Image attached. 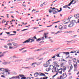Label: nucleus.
Segmentation results:
<instances>
[{"label":"nucleus","instance_id":"13d9d810","mask_svg":"<svg viewBox=\"0 0 79 79\" xmlns=\"http://www.w3.org/2000/svg\"><path fill=\"white\" fill-rule=\"evenodd\" d=\"M33 39H37V38H36V37H35V36H34L33 37Z\"/></svg>","mask_w":79,"mask_h":79},{"label":"nucleus","instance_id":"aec40b11","mask_svg":"<svg viewBox=\"0 0 79 79\" xmlns=\"http://www.w3.org/2000/svg\"><path fill=\"white\" fill-rule=\"evenodd\" d=\"M74 24H73L70 23V24L69 25V27H73V26H74Z\"/></svg>","mask_w":79,"mask_h":79},{"label":"nucleus","instance_id":"473e14b6","mask_svg":"<svg viewBox=\"0 0 79 79\" xmlns=\"http://www.w3.org/2000/svg\"><path fill=\"white\" fill-rule=\"evenodd\" d=\"M12 44L14 46H16V45H17V44L16 43L13 42L12 43Z\"/></svg>","mask_w":79,"mask_h":79},{"label":"nucleus","instance_id":"37998d69","mask_svg":"<svg viewBox=\"0 0 79 79\" xmlns=\"http://www.w3.org/2000/svg\"><path fill=\"white\" fill-rule=\"evenodd\" d=\"M46 71L47 72L49 71H50V69H49V68H48L46 69Z\"/></svg>","mask_w":79,"mask_h":79},{"label":"nucleus","instance_id":"c03bdc74","mask_svg":"<svg viewBox=\"0 0 79 79\" xmlns=\"http://www.w3.org/2000/svg\"><path fill=\"white\" fill-rule=\"evenodd\" d=\"M20 61V60H16L15 61V62H19Z\"/></svg>","mask_w":79,"mask_h":79},{"label":"nucleus","instance_id":"58836bf2","mask_svg":"<svg viewBox=\"0 0 79 79\" xmlns=\"http://www.w3.org/2000/svg\"><path fill=\"white\" fill-rule=\"evenodd\" d=\"M56 50H57V49L55 48V49H54L53 50L51 51V52H55V51H56Z\"/></svg>","mask_w":79,"mask_h":79},{"label":"nucleus","instance_id":"4468645a","mask_svg":"<svg viewBox=\"0 0 79 79\" xmlns=\"http://www.w3.org/2000/svg\"><path fill=\"white\" fill-rule=\"evenodd\" d=\"M56 74L55 75H54L52 77V78L50 79H56V75H58V72H56Z\"/></svg>","mask_w":79,"mask_h":79},{"label":"nucleus","instance_id":"a211bd4d","mask_svg":"<svg viewBox=\"0 0 79 79\" xmlns=\"http://www.w3.org/2000/svg\"><path fill=\"white\" fill-rule=\"evenodd\" d=\"M76 23V20H72L70 22V23H71V24H74V23Z\"/></svg>","mask_w":79,"mask_h":79},{"label":"nucleus","instance_id":"0e129e2a","mask_svg":"<svg viewBox=\"0 0 79 79\" xmlns=\"http://www.w3.org/2000/svg\"><path fill=\"white\" fill-rule=\"evenodd\" d=\"M26 79H31L30 77H27Z\"/></svg>","mask_w":79,"mask_h":79},{"label":"nucleus","instance_id":"f3484780","mask_svg":"<svg viewBox=\"0 0 79 79\" xmlns=\"http://www.w3.org/2000/svg\"><path fill=\"white\" fill-rule=\"evenodd\" d=\"M2 74H3V75H4V76H7V73L6 72V70H5L4 72L2 73Z\"/></svg>","mask_w":79,"mask_h":79},{"label":"nucleus","instance_id":"6e6d98bb","mask_svg":"<svg viewBox=\"0 0 79 79\" xmlns=\"http://www.w3.org/2000/svg\"><path fill=\"white\" fill-rule=\"evenodd\" d=\"M24 48H22V49H19V51H21V50H23V49H24Z\"/></svg>","mask_w":79,"mask_h":79},{"label":"nucleus","instance_id":"b1692460","mask_svg":"<svg viewBox=\"0 0 79 79\" xmlns=\"http://www.w3.org/2000/svg\"><path fill=\"white\" fill-rule=\"evenodd\" d=\"M40 76H45V74L41 73H40Z\"/></svg>","mask_w":79,"mask_h":79},{"label":"nucleus","instance_id":"1a4fd4ad","mask_svg":"<svg viewBox=\"0 0 79 79\" xmlns=\"http://www.w3.org/2000/svg\"><path fill=\"white\" fill-rule=\"evenodd\" d=\"M53 64L54 65L55 68H56V67H59V66H60V65H58V62H57V61H55L53 62Z\"/></svg>","mask_w":79,"mask_h":79},{"label":"nucleus","instance_id":"bb28decb","mask_svg":"<svg viewBox=\"0 0 79 79\" xmlns=\"http://www.w3.org/2000/svg\"><path fill=\"white\" fill-rule=\"evenodd\" d=\"M5 71V69L3 68H0V71Z\"/></svg>","mask_w":79,"mask_h":79},{"label":"nucleus","instance_id":"7c9ffc66","mask_svg":"<svg viewBox=\"0 0 79 79\" xmlns=\"http://www.w3.org/2000/svg\"><path fill=\"white\" fill-rule=\"evenodd\" d=\"M7 45H8V46H12V44L11 43H8L7 44Z\"/></svg>","mask_w":79,"mask_h":79},{"label":"nucleus","instance_id":"f257e3e1","mask_svg":"<svg viewBox=\"0 0 79 79\" xmlns=\"http://www.w3.org/2000/svg\"><path fill=\"white\" fill-rule=\"evenodd\" d=\"M52 10H53V14H56L58 12H61L62 11V8H60V10H58V9H56L55 7L53 8L52 9Z\"/></svg>","mask_w":79,"mask_h":79},{"label":"nucleus","instance_id":"20e7f679","mask_svg":"<svg viewBox=\"0 0 79 79\" xmlns=\"http://www.w3.org/2000/svg\"><path fill=\"white\" fill-rule=\"evenodd\" d=\"M60 66H61L63 68V72H65V71H66V68L65 66H64V65L62 62L60 63Z\"/></svg>","mask_w":79,"mask_h":79},{"label":"nucleus","instance_id":"72a5a7b5","mask_svg":"<svg viewBox=\"0 0 79 79\" xmlns=\"http://www.w3.org/2000/svg\"><path fill=\"white\" fill-rule=\"evenodd\" d=\"M4 53H5V52H3V54H2V55H0V57H2V56H4Z\"/></svg>","mask_w":79,"mask_h":79},{"label":"nucleus","instance_id":"6e6552de","mask_svg":"<svg viewBox=\"0 0 79 79\" xmlns=\"http://www.w3.org/2000/svg\"><path fill=\"white\" fill-rule=\"evenodd\" d=\"M57 71H58L59 74H62V72L63 71V68L62 69V68H60L59 69H58Z\"/></svg>","mask_w":79,"mask_h":79},{"label":"nucleus","instance_id":"e433bc0d","mask_svg":"<svg viewBox=\"0 0 79 79\" xmlns=\"http://www.w3.org/2000/svg\"><path fill=\"white\" fill-rule=\"evenodd\" d=\"M60 61H64V59H60L59 60Z\"/></svg>","mask_w":79,"mask_h":79},{"label":"nucleus","instance_id":"680f3d73","mask_svg":"<svg viewBox=\"0 0 79 79\" xmlns=\"http://www.w3.org/2000/svg\"><path fill=\"white\" fill-rule=\"evenodd\" d=\"M56 56H57V57H60V56L59 55V54H57L56 55Z\"/></svg>","mask_w":79,"mask_h":79},{"label":"nucleus","instance_id":"4be33fe9","mask_svg":"<svg viewBox=\"0 0 79 79\" xmlns=\"http://www.w3.org/2000/svg\"><path fill=\"white\" fill-rule=\"evenodd\" d=\"M54 68V67L52 65H50V69H53Z\"/></svg>","mask_w":79,"mask_h":79},{"label":"nucleus","instance_id":"393cba45","mask_svg":"<svg viewBox=\"0 0 79 79\" xmlns=\"http://www.w3.org/2000/svg\"><path fill=\"white\" fill-rule=\"evenodd\" d=\"M62 32V31H58L56 33H55V34H59L60 33H61V32Z\"/></svg>","mask_w":79,"mask_h":79},{"label":"nucleus","instance_id":"2eb2a0df","mask_svg":"<svg viewBox=\"0 0 79 79\" xmlns=\"http://www.w3.org/2000/svg\"><path fill=\"white\" fill-rule=\"evenodd\" d=\"M10 62H4L2 63L3 64L6 65V64H10Z\"/></svg>","mask_w":79,"mask_h":79},{"label":"nucleus","instance_id":"bf43d9fd","mask_svg":"<svg viewBox=\"0 0 79 79\" xmlns=\"http://www.w3.org/2000/svg\"><path fill=\"white\" fill-rule=\"evenodd\" d=\"M45 37V38H47V37H48V36L46 35H44V37Z\"/></svg>","mask_w":79,"mask_h":79},{"label":"nucleus","instance_id":"423d86ee","mask_svg":"<svg viewBox=\"0 0 79 79\" xmlns=\"http://www.w3.org/2000/svg\"><path fill=\"white\" fill-rule=\"evenodd\" d=\"M72 18V17H69L68 18V19L65 20L64 22V24H67L69 22V19H71Z\"/></svg>","mask_w":79,"mask_h":79},{"label":"nucleus","instance_id":"de8ad7c7","mask_svg":"<svg viewBox=\"0 0 79 79\" xmlns=\"http://www.w3.org/2000/svg\"><path fill=\"white\" fill-rule=\"evenodd\" d=\"M28 30V29H23V30H22V31H26V30Z\"/></svg>","mask_w":79,"mask_h":79},{"label":"nucleus","instance_id":"a18cd8bd","mask_svg":"<svg viewBox=\"0 0 79 79\" xmlns=\"http://www.w3.org/2000/svg\"><path fill=\"white\" fill-rule=\"evenodd\" d=\"M24 68V69H28V68H29V67H25Z\"/></svg>","mask_w":79,"mask_h":79},{"label":"nucleus","instance_id":"3c124183","mask_svg":"<svg viewBox=\"0 0 79 79\" xmlns=\"http://www.w3.org/2000/svg\"><path fill=\"white\" fill-rule=\"evenodd\" d=\"M31 60H34V59L32 57H31L30 58Z\"/></svg>","mask_w":79,"mask_h":79},{"label":"nucleus","instance_id":"dca6fc26","mask_svg":"<svg viewBox=\"0 0 79 79\" xmlns=\"http://www.w3.org/2000/svg\"><path fill=\"white\" fill-rule=\"evenodd\" d=\"M37 64V62H34L32 64L31 66H32L33 68H35V64Z\"/></svg>","mask_w":79,"mask_h":79},{"label":"nucleus","instance_id":"ddd939ff","mask_svg":"<svg viewBox=\"0 0 79 79\" xmlns=\"http://www.w3.org/2000/svg\"><path fill=\"white\" fill-rule=\"evenodd\" d=\"M58 70V68L55 67L54 69H53L52 70V73H55V72H57Z\"/></svg>","mask_w":79,"mask_h":79},{"label":"nucleus","instance_id":"79ce46f5","mask_svg":"<svg viewBox=\"0 0 79 79\" xmlns=\"http://www.w3.org/2000/svg\"><path fill=\"white\" fill-rule=\"evenodd\" d=\"M76 59L74 58L73 60V61L74 63H75V62H76Z\"/></svg>","mask_w":79,"mask_h":79},{"label":"nucleus","instance_id":"052dcab7","mask_svg":"<svg viewBox=\"0 0 79 79\" xmlns=\"http://www.w3.org/2000/svg\"><path fill=\"white\" fill-rule=\"evenodd\" d=\"M1 77H4V78H5V76H4V75H2Z\"/></svg>","mask_w":79,"mask_h":79},{"label":"nucleus","instance_id":"f03ea898","mask_svg":"<svg viewBox=\"0 0 79 79\" xmlns=\"http://www.w3.org/2000/svg\"><path fill=\"white\" fill-rule=\"evenodd\" d=\"M52 59H50L48 60L46 62V63L44 64V67H48L49 64H50V61H52Z\"/></svg>","mask_w":79,"mask_h":79},{"label":"nucleus","instance_id":"c756f323","mask_svg":"<svg viewBox=\"0 0 79 79\" xmlns=\"http://www.w3.org/2000/svg\"><path fill=\"white\" fill-rule=\"evenodd\" d=\"M71 41H66L65 42H66V43L67 44H70V43H71Z\"/></svg>","mask_w":79,"mask_h":79},{"label":"nucleus","instance_id":"412c9836","mask_svg":"<svg viewBox=\"0 0 79 79\" xmlns=\"http://www.w3.org/2000/svg\"><path fill=\"white\" fill-rule=\"evenodd\" d=\"M62 53L64 54H65L66 55H69V52H63Z\"/></svg>","mask_w":79,"mask_h":79},{"label":"nucleus","instance_id":"09e8293b","mask_svg":"<svg viewBox=\"0 0 79 79\" xmlns=\"http://www.w3.org/2000/svg\"><path fill=\"white\" fill-rule=\"evenodd\" d=\"M43 59H44V58L42 57V58H41L40 59H39V60H43Z\"/></svg>","mask_w":79,"mask_h":79},{"label":"nucleus","instance_id":"e2e57ef3","mask_svg":"<svg viewBox=\"0 0 79 79\" xmlns=\"http://www.w3.org/2000/svg\"><path fill=\"white\" fill-rule=\"evenodd\" d=\"M40 64V63H37V64H36L37 65V66H38V65H39V64Z\"/></svg>","mask_w":79,"mask_h":79},{"label":"nucleus","instance_id":"4c0bfd02","mask_svg":"<svg viewBox=\"0 0 79 79\" xmlns=\"http://www.w3.org/2000/svg\"><path fill=\"white\" fill-rule=\"evenodd\" d=\"M40 40H41L40 38L36 40V41H37V42H39V41H40Z\"/></svg>","mask_w":79,"mask_h":79},{"label":"nucleus","instance_id":"603ef678","mask_svg":"<svg viewBox=\"0 0 79 79\" xmlns=\"http://www.w3.org/2000/svg\"><path fill=\"white\" fill-rule=\"evenodd\" d=\"M66 27H67V26L66 25H64V29H66Z\"/></svg>","mask_w":79,"mask_h":79},{"label":"nucleus","instance_id":"69168bd1","mask_svg":"<svg viewBox=\"0 0 79 79\" xmlns=\"http://www.w3.org/2000/svg\"><path fill=\"white\" fill-rule=\"evenodd\" d=\"M77 68H75L74 69V71H77Z\"/></svg>","mask_w":79,"mask_h":79},{"label":"nucleus","instance_id":"a878e982","mask_svg":"<svg viewBox=\"0 0 79 79\" xmlns=\"http://www.w3.org/2000/svg\"><path fill=\"white\" fill-rule=\"evenodd\" d=\"M70 70H71L73 69V65L72 64H71V66H70Z\"/></svg>","mask_w":79,"mask_h":79},{"label":"nucleus","instance_id":"f8f14e48","mask_svg":"<svg viewBox=\"0 0 79 79\" xmlns=\"http://www.w3.org/2000/svg\"><path fill=\"white\" fill-rule=\"evenodd\" d=\"M20 79V77L19 76H14L13 77L10 78V79Z\"/></svg>","mask_w":79,"mask_h":79},{"label":"nucleus","instance_id":"4d7b16f0","mask_svg":"<svg viewBox=\"0 0 79 79\" xmlns=\"http://www.w3.org/2000/svg\"><path fill=\"white\" fill-rule=\"evenodd\" d=\"M47 78H48V77H43V79H47Z\"/></svg>","mask_w":79,"mask_h":79},{"label":"nucleus","instance_id":"49530a36","mask_svg":"<svg viewBox=\"0 0 79 79\" xmlns=\"http://www.w3.org/2000/svg\"><path fill=\"white\" fill-rule=\"evenodd\" d=\"M55 57H56V56L54 55V56H53V57H52V58H55Z\"/></svg>","mask_w":79,"mask_h":79},{"label":"nucleus","instance_id":"774afa93","mask_svg":"<svg viewBox=\"0 0 79 79\" xmlns=\"http://www.w3.org/2000/svg\"><path fill=\"white\" fill-rule=\"evenodd\" d=\"M77 62L79 63V59H77Z\"/></svg>","mask_w":79,"mask_h":79},{"label":"nucleus","instance_id":"cd10ccee","mask_svg":"<svg viewBox=\"0 0 79 79\" xmlns=\"http://www.w3.org/2000/svg\"><path fill=\"white\" fill-rule=\"evenodd\" d=\"M19 77H24V75L22 74L19 75Z\"/></svg>","mask_w":79,"mask_h":79},{"label":"nucleus","instance_id":"9d476101","mask_svg":"<svg viewBox=\"0 0 79 79\" xmlns=\"http://www.w3.org/2000/svg\"><path fill=\"white\" fill-rule=\"evenodd\" d=\"M5 70H6V71L7 73V74L9 75V74H10V73H11V72H10V70H9V69H5Z\"/></svg>","mask_w":79,"mask_h":79},{"label":"nucleus","instance_id":"8fccbe9b","mask_svg":"<svg viewBox=\"0 0 79 79\" xmlns=\"http://www.w3.org/2000/svg\"><path fill=\"white\" fill-rule=\"evenodd\" d=\"M22 6H24V7H25L26 8V5H22Z\"/></svg>","mask_w":79,"mask_h":79},{"label":"nucleus","instance_id":"c85d7f7f","mask_svg":"<svg viewBox=\"0 0 79 79\" xmlns=\"http://www.w3.org/2000/svg\"><path fill=\"white\" fill-rule=\"evenodd\" d=\"M67 61L66 60H64V61L62 62V63L64 65L66 64V62Z\"/></svg>","mask_w":79,"mask_h":79},{"label":"nucleus","instance_id":"6ab92c4d","mask_svg":"<svg viewBox=\"0 0 79 79\" xmlns=\"http://www.w3.org/2000/svg\"><path fill=\"white\" fill-rule=\"evenodd\" d=\"M34 76H35V77H37L38 76H39V73H36L34 74Z\"/></svg>","mask_w":79,"mask_h":79},{"label":"nucleus","instance_id":"5701e85b","mask_svg":"<svg viewBox=\"0 0 79 79\" xmlns=\"http://www.w3.org/2000/svg\"><path fill=\"white\" fill-rule=\"evenodd\" d=\"M59 29H60V30H62V29H63V26H62L61 25H60L59 27Z\"/></svg>","mask_w":79,"mask_h":79},{"label":"nucleus","instance_id":"a19ab883","mask_svg":"<svg viewBox=\"0 0 79 79\" xmlns=\"http://www.w3.org/2000/svg\"><path fill=\"white\" fill-rule=\"evenodd\" d=\"M61 75L60 76V77H58L56 79H61Z\"/></svg>","mask_w":79,"mask_h":79},{"label":"nucleus","instance_id":"c9c22d12","mask_svg":"<svg viewBox=\"0 0 79 79\" xmlns=\"http://www.w3.org/2000/svg\"><path fill=\"white\" fill-rule=\"evenodd\" d=\"M48 32H47L46 33H44V35H48Z\"/></svg>","mask_w":79,"mask_h":79},{"label":"nucleus","instance_id":"7ed1b4c3","mask_svg":"<svg viewBox=\"0 0 79 79\" xmlns=\"http://www.w3.org/2000/svg\"><path fill=\"white\" fill-rule=\"evenodd\" d=\"M29 40H27L23 42V44L25 43H29V42L31 43L32 42H34V40L33 38L30 39H29Z\"/></svg>","mask_w":79,"mask_h":79},{"label":"nucleus","instance_id":"f704fd0d","mask_svg":"<svg viewBox=\"0 0 79 79\" xmlns=\"http://www.w3.org/2000/svg\"><path fill=\"white\" fill-rule=\"evenodd\" d=\"M52 11L53 12V10H51V9H49V12L50 13H52Z\"/></svg>","mask_w":79,"mask_h":79},{"label":"nucleus","instance_id":"39448f33","mask_svg":"<svg viewBox=\"0 0 79 79\" xmlns=\"http://www.w3.org/2000/svg\"><path fill=\"white\" fill-rule=\"evenodd\" d=\"M73 2H74V0H73L72 2H71L70 3H69V4H68V5H66L65 6H64L63 7V8H66L67 7H68V6H70L71 5V4H72V3H73Z\"/></svg>","mask_w":79,"mask_h":79},{"label":"nucleus","instance_id":"0eeeda50","mask_svg":"<svg viewBox=\"0 0 79 79\" xmlns=\"http://www.w3.org/2000/svg\"><path fill=\"white\" fill-rule=\"evenodd\" d=\"M67 77V75H66V73H64L63 74L62 76H61V79H65Z\"/></svg>","mask_w":79,"mask_h":79},{"label":"nucleus","instance_id":"ea45409f","mask_svg":"<svg viewBox=\"0 0 79 79\" xmlns=\"http://www.w3.org/2000/svg\"><path fill=\"white\" fill-rule=\"evenodd\" d=\"M21 79H26V77H21Z\"/></svg>","mask_w":79,"mask_h":79},{"label":"nucleus","instance_id":"5fc2aeb1","mask_svg":"<svg viewBox=\"0 0 79 79\" xmlns=\"http://www.w3.org/2000/svg\"><path fill=\"white\" fill-rule=\"evenodd\" d=\"M8 23H9V21H7V22L6 23V24H5V25L7 26V25H8Z\"/></svg>","mask_w":79,"mask_h":79},{"label":"nucleus","instance_id":"864d4df0","mask_svg":"<svg viewBox=\"0 0 79 79\" xmlns=\"http://www.w3.org/2000/svg\"><path fill=\"white\" fill-rule=\"evenodd\" d=\"M9 48L10 49H12V48H13V47L10 46L9 47Z\"/></svg>","mask_w":79,"mask_h":79},{"label":"nucleus","instance_id":"2f4dec72","mask_svg":"<svg viewBox=\"0 0 79 79\" xmlns=\"http://www.w3.org/2000/svg\"><path fill=\"white\" fill-rule=\"evenodd\" d=\"M41 39V40H44L45 39V38H44V37H42L40 38Z\"/></svg>","mask_w":79,"mask_h":79},{"label":"nucleus","instance_id":"9b49d317","mask_svg":"<svg viewBox=\"0 0 79 79\" xmlns=\"http://www.w3.org/2000/svg\"><path fill=\"white\" fill-rule=\"evenodd\" d=\"M74 67V68H77L78 66H77V62H75L73 63Z\"/></svg>","mask_w":79,"mask_h":79},{"label":"nucleus","instance_id":"338daca9","mask_svg":"<svg viewBox=\"0 0 79 79\" xmlns=\"http://www.w3.org/2000/svg\"><path fill=\"white\" fill-rule=\"evenodd\" d=\"M43 4H44V5H47V3L45 2H44Z\"/></svg>","mask_w":79,"mask_h":79}]
</instances>
